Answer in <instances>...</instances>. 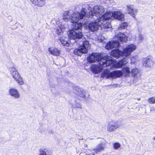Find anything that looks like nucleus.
I'll use <instances>...</instances> for the list:
<instances>
[{
  "mask_svg": "<svg viewBox=\"0 0 155 155\" xmlns=\"http://www.w3.org/2000/svg\"><path fill=\"white\" fill-rule=\"evenodd\" d=\"M155 8V7H154Z\"/></svg>",
  "mask_w": 155,
  "mask_h": 155,
  "instance_id": "40",
  "label": "nucleus"
},
{
  "mask_svg": "<svg viewBox=\"0 0 155 155\" xmlns=\"http://www.w3.org/2000/svg\"><path fill=\"white\" fill-rule=\"evenodd\" d=\"M148 101L150 104L155 103V96L149 98L148 100Z\"/></svg>",
  "mask_w": 155,
  "mask_h": 155,
  "instance_id": "25",
  "label": "nucleus"
},
{
  "mask_svg": "<svg viewBox=\"0 0 155 155\" xmlns=\"http://www.w3.org/2000/svg\"><path fill=\"white\" fill-rule=\"evenodd\" d=\"M139 39L140 40V42L141 43L143 40V37L142 35L141 34H140L139 36Z\"/></svg>",
  "mask_w": 155,
  "mask_h": 155,
  "instance_id": "28",
  "label": "nucleus"
},
{
  "mask_svg": "<svg viewBox=\"0 0 155 155\" xmlns=\"http://www.w3.org/2000/svg\"><path fill=\"white\" fill-rule=\"evenodd\" d=\"M127 25H128L127 23L124 22L120 24V27L118 28L119 29H125L126 28Z\"/></svg>",
  "mask_w": 155,
  "mask_h": 155,
  "instance_id": "24",
  "label": "nucleus"
},
{
  "mask_svg": "<svg viewBox=\"0 0 155 155\" xmlns=\"http://www.w3.org/2000/svg\"><path fill=\"white\" fill-rule=\"evenodd\" d=\"M49 86L50 87L52 88H54L56 87V84H54L50 82L49 83Z\"/></svg>",
  "mask_w": 155,
  "mask_h": 155,
  "instance_id": "30",
  "label": "nucleus"
},
{
  "mask_svg": "<svg viewBox=\"0 0 155 155\" xmlns=\"http://www.w3.org/2000/svg\"><path fill=\"white\" fill-rule=\"evenodd\" d=\"M122 70L123 74H124L125 76H129L131 73L129 70V68L127 67L123 68Z\"/></svg>",
  "mask_w": 155,
  "mask_h": 155,
  "instance_id": "22",
  "label": "nucleus"
},
{
  "mask_svg": "<svg viewBox=\"0 0 155 155\" xmlns=\"http://www.w3.org/2000/svg\"><path fill=\"white\" fill-rule=\"evenodd\" d=\"M132 76L135 79H139L140 76V71L137 68L132 69L131 70Z\"/></svg>",
  "mask_w": 155,
  "mask_h": 155,
  "instance_id": "16",
  "label": "nucleus"
},
{
  "mask_svg": "<svg viewBox=\"0 0 155 155\" xmlns=\"http://www.w3.org/2000/svg\"><path fill=\"white\" fill-rule=\"evenodd\" d=\"M126 9L129 14H130L134 18H135L138 11L137 9L134 8L133 5H127V6Z\"/></svg>",
  "mask_w": 155,
  "mask_h": 155,
  "instance_id": "11",
  "label": "nucleus"
},
{
  "mask_svg": "<svg viewBox=\"0 0 155 155\" xmlns=\"http://www.w3.org/2000/svg\"><path fill=\"white\" fill-rule=\"evenodd\" d=\"M69 11H66L63 14V20L65 21H68L73 23L72 29L70 30L68 34L69 37L73 39H81L83 37L82 28L84 25L86 28L89 30L94 31L97 30L100 27V22L101 21H105L108 20L112 19L113 18L116 19H124L123 16L119 17L118 16L120 15L121 14L118 12H114L113 14L107 12L104 15L101 16L100 19H93L94 22H89L88 21H85L84 19L79 20L78 21L73 22L71 21L72 15H70Z\"/></svg>",
  "mask_w": 155,
  "mask_h": 155,
  "instance_id": "1",
  "label": "nucleus"
},
{
  "mask_svg": "<svg viewBox=\"0 0 155 155\" xmlns=\"http://www.w3.org/2000/svg\"><path fill=\"white\" fill-rule=\"evenodd\" d=\"M9 94L15 99H18L20 97V95L17 89L14 88H11L8 90Z\"/></svg>",
  "mask_w": 155,
  "mask_h": 155,
  "instance_id": "10",
  "label": "nucleus"
},
{
  "mask_svg": "<svg viewBox=\"0 0 155 155\" xmlns=\"http://www.w3.org/2000/svg\"><path fill=\"white\" fill-rule=\"evenodd\" d=\"M116 36L117 40L121 42H126L127 40V37L124 33L120 32Z\"/></svg>",
  "mask_w": 155,
  "mask_h": 155,
  "instance_id": "15",
  "label": "nucleus"
},
{
  "mask_svg": "<svg viewBox=\"0 0 155 155\" xmlns=\"http://www.w3.org/2000/svg\"><path fill=\"white\" fill-rule=\"evenodd\" d=\"M123 75V73L121 71L116 70L110 72L107 69L104 70L101 74V77L107 78H113L120 77Z\"/></svg>",
  "mask_w": 155,
  "mask_h": 155,
  "instance_id": "6",
  "label": "nucleus"
},
{
  "mask_svg": "<svg viewBox=\"0 0 155 155\" xmlns=\"http://www.w3.org/2000/svg\"><path fill=\"white\" fill-rule=\"evenodd\" d=\"M154 62L152 60L148 58H144L142 61L143 65L144 66L150 67L153 65Z\"/></svg>",
  "mask_w": 155,
  "mask_h": 155,
  "instance_id": "14",
  "label": "nucleus"
},
{
  "mask_svg": "<svg viewBox=\"0 0 155 155\" xmlns=\"http://www.w3.org/2000/svg\"><path fill=\"white\" fill-rule=\"evenodd\" d=\"M51 132L52 134V131H51Z\"/></svg>",
  "mask_w": 155,
  "mask_h": 155,
  "instance_id": "38",
  "label": "nucleus"
},
{
  "mask_svg": "<svg viewBox=\"0 0 155 155\" xmlns=\"http://www.w3.org/2000/svg\"><path fill=\"white\" fill-rule=\"evenodd\" d=\"M104 141H105V140L102 139L101 142L98 145L96 148L94 149V152L96 154H97L98 153L104 150L105 146V144L104 142Z\"/></svg>",
  "mask_w": 155,
  "mask_h": 155,
  "instance_id": "12",
  "label": "nucleus"
},
{
  "mask_svg": "<svg viewBox=\"0 0 155 155\" xmlns=\"http://www.w3.org/2000/svg\"><path fill=\"white\" fill-rule=\"evenodd\" d=\"M122 125V123L119 121L113 120L109 122L107 127V130L110 132L114 131Z\"/></svg>",
  "mask_w": 155,
  "mask_h": 155,
  "instance_id": "7",
  "label": "nucleus"
},
{
  "mask_svg": "<svg viewBox=\"0 0 155 155\" xmlns=\"http://www.w3.org/2000/svg\"><path fill=\"white\" fill-rule=\"evenodd\" d=\"M8 18L10 22H11L12 21V18L11 16L9 15L8 16Z\"/></svg>",
  "mask_w": 155,
  "mask_h": 155,
  "instance_id": "31",
  "label": "nucleus"
},
{
  "mask_svg": "<svg viewBox=\"0 0 155 155\" xmlns=\"http://www.w3.org/2000/svg\"><path fill=\"white\" fill-rule=\"evenodd\" d=\"M104 27L106 28H109L111 27V25L110 24V23H108V25H107L106 24H105L104 26Z\"/></svg>",
  "mask_w": 155,
  "mask_h": 155,
  "instance_id": "29",
  "label": "nucleus"
},
{
  "mask_svg": "<svg viewBox=\"0 0 155 155\" xmlns=\"http://www.w3.org/2000/svg\"><path fill=\"white\" fill-rule=\"evenodd\" d=\"M110 57H103L101 53H92L90 54L87 58L88 61L90 63L96 62H100L103 60H111Z\"/></svg>",
  "mask_w": 155,
  "mask_h": 155,
  "instance_id": "5",
  "label": "nucleus"
},
{
  "mask_svg": "<svg viewBox=\"0 0 155 155\" xmlns=\"http://www.w3.org/2000/svg\"><path fill=\"white\" fill-rule=\"evenodd\" d=\"M95 153L94 152V153H91L89 154H86L85 155H95Z\"/></svg>",
  "mask_w": 155,
  "mask_h": 155,
  "instance_id": "32",
  "label": "nucleus"
},
{
  "mask_svg": "<svg viewBox=\"0 0 155 155\" xmlns=\"http://www.w3.org/2000/svg\"><path fill=\"white\" fill-rule=\"evenodd\" d=\"M136 46L133 44L128 45L126 48L124 49L122 51L119 50H113L112 51L110 55L117 58L123 57H124L121 59L120 63L117 64V66L115 65L111 60H103V61L99 62L98 64H93L91 65V69L92 71L95 74H98L104 69V67L111 66L113 67L121 68L123 65L128 63L127 57L129 56L131 53L136 49Z\"/></svg>",
  "mask_w": 155,
  "mask_h": 155,
  "instance_id": "2",
  "label": "nucleus"
},
{
  "mask_svg": "<svg viewBox=\"0 0 155 155\" xmlns=\"http://www.w3.org/2000/svg\"><path fill=\"white\" fill-rule=\"evenodd\" d=\"M74 92L75 94L79 97L87 99L85 96V91L83 89L80 88L78 86L74 87Z\"/></svg>",
  "mask_w": 155,
  "mask_h": 155,
  "instance_id": "8",
  "label": "nucleus"
},
{
  "mask_svg": "<svg viewBox=\"0 0 155 155\" xmlns=\"http://www.w3.org/2000/svg\"><path fill=\"white\" fill-rule=\"evenodd\" d=\"M68 38H64V37L60 38V42L64 46H68L69 45V41H68Z\"/></svg>",
  "mask_w": 155,
  "mask_h": 155,
  "instance_id": "21",
  "label": "nucleus"
},
{
  "mask_svg": "<svg viewBox=\"0 0 155 155\" xmlns=\"http://www.w3.org/2000/svg\"><path fill=\"white\" fill-rule=\"evenodd\" d=\"M89 95H88V97H87V98H88V97L89 96Z\"/></svg>",
  "mask_w": 155,
  "mask_h": 155,
  "instance_id": "39",
  "label": "nucleus"
},
{
  "mask_svg": "<svg viewBox=\"0 0 155 155\" xmlns=\"http://www.w3.org/2000/svg\"><path fill=\"white\" fill-rule=\"evenodd\" d=\"M153 139L154 140H155V137H153Z\"/></svg>",
  "mask_w": 155,
  "mask_h": 155,
  "instance_id": "35",
  "label": "nucleus"
},
{
  "mask_svg": "<svg viewBox=\"0 0 155 155\" xmlns=\"http://www.w3.org/2000/svg\"><path fill=\"white\" fill-rule=\"evenodd\" d=\"M39 155H51L50 150L45 148H41L39 150Z\"/></svg>",
  "mask_w": 155,
  "mask_h": 155,
  "instance_id": "19",
  "label": "nucleus"
},
{
  "mask_svg": "<svg viewBox=\"0 0 155 155\" xmlns=\"http://www.w3.org/2000/svg\"><path fill=\"white\" fill-rule=\"evenodd\" d=\"M48 51L50 52V53L55 56H58L60 55V51L56 48H48Z\"/></svg>",
  "mask_w": 155,
  "mask_h": 155,
  "instance_id": "18",
  "label": "nucleus"
},
{
  "mask_svg": "<svg viewBox=\"0 0 155 155\" xmlns=\"http://www.w3.org/2000/svg\"><path fill=\"white\" fill-rule=\"evenodd\" d=\"M9 71L15 80L17 79L20 76L17 70L14 67H12L9 68Z\"/></svg>",
  "mask_w": 155,
  "mask_h": 155,
  "instance_id": "13",
  "label": "nucleus"
},
{
  "mask_svg": "<svg viewBox=\"0 0 155 155\" xmlns=\"http://www.w3.org/2000/svg\"><path fill=\"white\" fill-rule=\"evenodd\" d=\"M117 84H114V85H115V86H116V85H117Z\"/></svg>",
  "mask_w": 155,
  "mask_h": 155,
  "instance_id": "37",
  "label": "nucleus"
},
{
  "mask_svg": "<svg viewBox=\"0 0 155 155\" xmlns=\"http://www.w3.org/2000/svg\"><path fill=\"white\" fill-rule=\"evenodd\" d=\"M71 108L72 109L75 108H82L81 104L79 102L76 100L74 101V103H71Z\"/></svg>",
  "mask_w": 155,
  "mask_h": 155,
  "instance_id": "20",
  "label": "nucleus"
},
{
  "mask_svg": "<svg viewBox=\"0 0 155 155\" xmlns=\"http://www.w3.org/2000/svg\"><path fill=\"white\" fill-rule=\"evenodd\" d=\"M63 30L61 27H58L56 29V32L58 35H61L63 33Z\"/></svg>",
  "mask_w": 155,
  "mask_h": 155,
  "instance_id": "26",
  "label": "nucleus"
},
{
  "mask_svg": "<svg viewBox=\"0 0 155 155\" xmlns=\"http://www.w3.org/2000/svg\"><path fill=\"white\" fill-rule=\"evenodd\" d=\"M32 3L40 7L44 6L45 4V0H31Z\"/></svg>",
  "mask_w": 155,
  "mask_h": 155,
  "instance_id": "17",
  "label": "nucleus"
},
{
  "mask_svg": "<svg viewBox=\"0 0 155 155\" xmlns=\"http://www.w3.org/2000/svg\"><path fill=\"white\" fill-rule=\"evenodd\" d=\"M68 37L71 39H72L75 40V41L77 42V43H78L79 44V45H80L78 48L76 49L74 51V54L75 55L81 56L82 54H86L88 52V50L86 48L85 45H87L89 44L88 42L87 41L85 42L82 41L81 42L82 43L79 44V43L78 42V41H77V40H80L81 38L79 39L77 38L75 39H73L69 37L68 34ZM86 48H87V47H86Z\"/></svg>",
  "mask_w": 155,
  "mask_h": 155,
  "instance_id": "4",
  "label": "nucleus"
},
{
  "mask_svg": "<svg viewBox=\"0 0 155 155\" xmlns=\"http://www.w3.org/2000/svg\"><path fill=\"white\" fill-rule=\"evenodd\" d=\"M120 147V145L118 143H115L114 144V148L115 150L117 149Z\"/></svg>",
  "mask_w": 155,
  "mask_h": 155,
  "instance_id": "27",
  "label": "nucleus"
},
{
  "mask_svg": "<svg viewBox=\"0 0 155 155\" xmlns=\"http://www.w3.org/2000/svg\"><path fill=\"white\" fill-rule=\"evenodd\" d=\"M120 45L119 42L117 41H109L106 45V48L108 49L118 48Z\"/></svg>",
  "mask_w": 155,
  "mask_h": 155,
  "instance_id": "9",
  "label": "nucleus"
},
{
  "mask_svg": "<svg viewBox=\"0 0 155 155\" xmlns=\"http://www.w3.org/2000/svg\"><path fill=\"white\" fill-rule=\"evenodd\" d=\"M84 146H85V147H87V145H85Z\"/></svg>",
  "mask_w": 155,
  "mask_h": 155,
  "instance_id": "36",
  "label": "nucleus"
},
{
  "mask_svg": "<svg viewBox=\"0 0 155 155\" xmlns=\"http://www.w3.org/2000/svg\"><path fill=\"white\" fill-rule=\"evenodd\" d=\"M93 12L91 10L89 12H87V10L85 8H83L81 12H75L72 15L70 20L73 22L78 21L79 20L83 19L84 18L86 20L91 19L92 18L100 19L101 16L104 15L107 12L113 14L114 12H118L121 14L120 15L118 16L119 17L123 16V19H117L121 21L124 20V14L120 11H114L111 12V11H107L104 14L102 15L104 12V8L102 6L95 5L94 7Z\"/></svg>",
  "mask_w": 155,
  "mask_h": 155,
  "instance_id": "3",
  "label": "nucleus"
},
{
  "mask_svg": "<svg viewBox=\"0 0 155 155\" xmlns=\"http://www.w3.org/2000/svg\"><path fill=\"white\" fill-rule=\"evenodd\" d=\"M16 81H17L18 83L20 85H22L24 84L23 79L21 76L18 77Z\"/></svg>",
  "mask_w": 155,
  "mask_h": 155,
  "instance_id": "23",
  "label": "nucleus"
},
{
  "mask_svg": "<svg viewBox=\"0 0 155 155\" xmlns=\"http://www.w3.org/2000/svg\"><path fill=\"white\" fill-rule=\"evenodd\" d=\"M141 99L140 98H137V100H138V101H140V100Z\"/></svg>",
  "mask_w": 155,
  "mask_h": 155,
  "instance_id": "34",
  "label": "nucleus"
},
{
  "mask_svg": "<svg viewBox=\"0 0 155 155\" xmlns=\"http://www.w3.org/2000/svg\"><path fill=\"white\" fill-rule=\"evenodd\" d=\"M46 130L45 129H44L43 130H40V132H41V133H42L43 132H45Z\"/></svg>",
  "mask_w": 155,
  "mask_h": 155,
  "instance_id": "33",
  "label": "nucleus"
}]
</instances>
